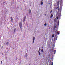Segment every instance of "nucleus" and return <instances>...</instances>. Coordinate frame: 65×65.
I'll return each mask as SVG.
<instances>
[{"mask_svg": "<svg viewBox=\"0 0 65 65\" xmlns=\"http://www.w3.org/2000/svg\"><path fill=\"white\" fill-rule=\"evenodd\" d=\"M3 46H2V48H3Z\"/></svg>", "mask_w": 65, "mask_h": 65, "instance_id": "25", "label": "nucleus"}, {"mask_svg": "<svg viewBox=\"0 0 65 65\" xmlns=\"http://www.w3.org/2000/svg\"><path fill=\"white\" fill-rule=\"evenodd\" d=\"M58 24H59V22H58Z\"/></svg>", "mask_w": 65, "mask_h": 65, "instance_id": "28", "label": "nucleus"}, {"mask_svg": "<svg viewBox=\"0 0 65 65\" xmlns=\"http://www.w3.org/2000/svg\"><path fill=\"white\" fill-rule=\"evenodd\" d=\"M30 65V64H29V65Z\"/></svg>", "mask_w": 65, "mask_h": 65, "instance_id": "33", "label": "nucleus"}, {"mask_svg": "<svg viewBox=\"0 0 65 65\" xmlns=\"http://www.w3.org/2000/svg\"><path fill=\"white\" fill-rule=\"evenodd\" d=\"M52 13V12H51L50 13Z\"/></svg>", "mask_w": 65, "mask_h": 65, "instance_id": "32", "label": "nucleus"}, {"mask_svg": "<svg viewBox=\"0 0 65 65\" xmlns=\"http://www.w3.org/2000/svg\"><path fill=\"white\" fill-rule=\"evenodd\" d=\"M53 17V14H51L50 16V18H52Z\"/></svg>", "mask_w": 65, "mask_h": 65, "instance_id": "7", "label": "nucleus"}, {"mask_svg": "<svg viewBox=\"0 0 65 65\" xmlns=\"http://www.w3.org/2000/svg\"><path fill=\"white\" fill-rule=\"evenodd\" d=\"M41 50V49L40 48L39 49V51H40Z\"/></svg>", "mask_w": 65, "mask_h": 65, "instance_id": "22", "label": "nucleus"}, {"mask_svg": "<svg viewBox=\"0 0 65 65\" xmlns=\"http://www.w3.org/2000/svg\"><path fill=\"white\" fill-rule=\"evenodd\" d=\"M46 14H45V16H46Z\"/></svg>", "mask_w": 65, "mask_h": 65, "instance_id": "27", "label": "nucleus"}, {"mask_svg": "<svg viewBox=\"0 0 65 65\" xmlns=\"http://www.w3.org/2000/svg\"><path fill=\"white\" fill-rule=\"evenodd\" d=\"M51 12H52V10H51Z\"/></svg>", "mask_w": 65, "mask_h": 65, "instance_id": "30", "label": "nucleus"}, {"mask_svg": "<svg viewBox=\"0 0 65 65\" xmlns=\"http://www.w3.org/2000/svg\"><path fill=\"white\" fill-rule=\"evenodd\" d=\"M38 52L39 53V56H40V52H39V51H38Z\"/></svg>", "mask_w": 65, "mask_h": 65, "instance_id": "14", "label": "nucleus"}, {"mask_svg": "<svg viewBox=\"0 0 65 65\" xmlns=\"http://www.w3.org/2000/svg\"><path fill=\"white\" fill-rule=\"evenodd\" d=\"M42 48H43V47H42Z\"/></svg>", "mask_w": 65, "mask_h": 65, "instance_id": "31", "label": "nucleus"}, {"mask_svg": "<svg viewBox=\"0 0 65 65\" xmlns=\"http://www.w3.org/2000/svg\"><path fill=\"white\" fill-rule=\"evenodd\" d=\"M41 5H42L43 4V2H41Z\"/></svg>", "mask_w": 65, "mask_h": 65, "instance_id": "15", "label": "nucleus"}, {"mask_svg": "<svg viewBox=\"0 0 65 65\" xmlns=\"http://www.w3.org/2000/svg\"><path fill=\"white\" fill-rule=\"evenodd\" d=\"M57 33H58V35H59V34H60V33L59 32V31H57Z\"/></svg>", "mask_w": 65, "mask_h": 65, "instance_id": "18", "label": "nucleus"}, {"mask_svg": "<svg viewBox=\"0 0 65 65\" xmlns=\"http://www.w3.org/2000/svg\"><path fill=\"white\" fill-rule=\"evenodd\" d=\"M56 50H54V54H56Z\"/></svg>", "mask_w": 65, "mask_h": 65, "instance_id": "10", "label": "nucleus"}, {"mask_svg": "<svg viewBox=\"0 0 65 65\" xmlns=\"http://www.w3.org/2000/svg\"><path fill=\"white\" fill-rule=\"evenodd\" d=\"M56 18L57 20H58V19H59V18L58 17H57Z\"/></svg>", "mask_w": 65, "mask_h": 65, "instance_id": "20", "label": "nucleus"}, {"mask_svg": "<svg viewBox=\"0 0 65 65\" xmlns=\"http://www.w3.org/2000/svg\"><path fill=\"white\" fill-rule=\"evenodd\" d=\"M56 39H57V38H56Z\"/></svg>", "mask_w": 65, "mask_h": 65, "instance_id": "34", "label": "nucleus"}, {"mask_svg": "<svg viewBox=\"0 0 65 65\" xmlns=\"http://www.w3.org/2000/svg\"><path fill=\"white\" fill-rule=\"evenodd\" d=\"M44 26H45L46 25V23H45L44 24Z\"/></svg>", "mask_w": 65, "mask_h": 65, "instance_id": "19", "label": "nucleus"}, {"mask_svg": "<svg viewBox=\"0 0 65 65\" xmlns=\"http://www.w3.org/2000/svg\"><path fill=\"white\" fill-rule=\"evenodd\" d=\"M1 64H2V61H1Z\"/></svg>", "mask_w": 65, "mask_h": 65, "instance_id": "24", "label": "nucleus"}, {"mask_svg": "<svg viewBox=\"0 0 65 65\" xmlns=\"http://www.w3.org/2000/svg\"><path fill=\"white\" fill-rule=\"evenodd\" d=\"M51 51L53 52L54 51V49H52L51 50Z\"/></svg>", "mask_w": 65, "mask_h": 65, "instance_id": "17", "label": "nucleus"}, {"mask_svg": "<svg viewBox=\"0 0 65 65\" xmlns=\"http://www.w3.org/2000/svg\"><path fill=\"white\" fill-rule=\"evenodd\" d=\"M32 40L33 41V43H34V40H35V37H33Z\"/></svg>", "mask_w": 65, "mask_h": 65, "instance_id": "3", "label": "nucleus"}, {"mask_svg": "<svg viewBox=\"0 0 65 65\" xmlns=\"http://www.w3.org/2000/svg\"><path fill=\"white\" fill-rule=\"evenodd\" d=\"M26 55H27H27H28V54L26 53Z\"/></svg>", "mask_w": 65, "mask_h": 65, "instance_id": "26", "label": "nucleus"}, {"mask_svg": "<svg viewBox=\"0 0 65 65\" xmlns=\"http://www.w3.org/2000/svg\"><path fill=\"white\" fill-rule=\"evenodd\" d=\"M51 12H52V10H51Z\"/></svg>", "mask_w": 65, "mask_h": 65, "instance_id": "29", "label": "nucleus"}, {"mask_svg": "<svg viewBox=\"0 0 65 65\" xmlns=\"http://www.w3.org/2000/svg\"><path fill=\"white\" fill-rule=\"evenodd\" d=\"M52 37H53V38L54 37V35L53 34L52 35Z\"/></svg>", "mask_w": 65, "mask_h": 65, "instance_id": "16", "label": "nucleus"}, {"mask_svg": "<svg viewBox=\"0 0 65 65\" xmlns=\"http://www.w3.org/2000/svg\"><path fill=\"white\" fill-rule=\"evenodd\" d=\"M6 44H7V45H8L9 44V42H7L6 43Z\"/></svg>", "mask_w": 65, "mask_h": 65, "instance_id": "12", "label": "nucleus"}, {"mask_svg": "<svg viewBox=\"0 0 65 65\" xmlns=\"http://www.w3.org/2000/svg\"><path fill=\"white\" fill-rule=\"evenodd\" d=\"M15 30H16V28H14V32H15Z\"/></svg>", "mask_w": 65, "mask_h": 65, "instance_id": "9", "label": "nucleus"}, {"mask_svg": "<svg viewBox=\"0 0 65 65\" xmlns=\"http://www.w3.org/2000/svg\"><path fill=\"white\" fill-rule=\"evenodd\" d=\"M58 7H57L56 8V9H58Z\"/></svg>", "mask_w": 65, "mask_h": 65, "instance_id": "23", "label": "nucleus"}, {"mask_svg": "<svg viewBox=\"0 0 65 65\" xmlns=\"http://www.w3.org/2000/svg\"><path fill=\"white\" fill-rule=\"evenodd\" d=\"M54 22H57V19H54Z\"/></svg>", "mask_w": 65, "mask_h": 65, "instance_id": "11", "label": "nucleus"}, {"mask_svg": "<svg viewBox=\"0 0 65 65\" xmlns=\"http://www.w3.org/2000/svg\"><path fill=\"white\" fill-rule=\"evenodd\" d=\"M11 22L13 21V19H12V17H11Z\"/></svg>", "mask_w": 65, "mask_h": 65, "instance_id": "13", "label": "nucleus"}, {"mask_svg": "<svg viewBox=\"0 0 65 65\" xmlns=\"http://www.w3.org/2000/svg\"><path fill=\"white\" fill-rule=\"evenodd\" d=\"M57 5H59V4H60V2L59 1H58L57 2Z\"/></svg>", "mask_w": 65, "mask_h": 65, "instance_id": "6", "label": "nucleus"}, {"mask_svg": "<svg viewBox=\"0 0 65 65\" xmlns=\"http://www.w3.org/2000/svg\"><path fill=\"white\" fill-rule=\"evenodd\" d=\"M43 49H42L41 50V52H43Z\"/></svg>", "mask_w": 65, "mask_h": 65, "instance_id": "21", "label": "nucleus"}, {"mask_svg": "<svg viewBox=\"0 0 65 65\" xmlns=\"http://www.w3.org/2000/svg\"><path fill=\"white\" fill-rule=\"evenodd\" d=\"M54 29L55 30V29H56V25H55L54 27Z\"/></svg>", "mask_w": 65, "mask_h": 65, "instance_id": "8", "label": "nucleus"}, {"mask_svg": "<svg viewBox=\"0 0 65 65\" xmlns=\"http://www.w3.org/2000/svg\"><path fill=\"white\" fill-rule=\"evenodd\" d=\"M22 24L21 22H20L19 23V26L20 28H22Z\"/></svg>", "mask_w": 65, "mask_h": 65, "instance_id": "1", "label": "nucleus"}, {"mask_svg": "<svg viewBox=\"0 0 65 65\" xmlns=\"http://www.w3.org/2000/svg\"><path fill=\"white\" fill-rule=\"evenodd\" d=\"M31 13V9H29V13L30 14Z\"/></svg>", "mask_w": 65, "mask_h": 65, "instance_id": "5", "label": "nucleus"}, {"mask_svg": "<svg viewBox=\"0 0 65 65\" xmlns=\"http://www.w3.org/2000/svg\"><path fill=\"white\" fill-rule=\"evenodd\" d=\"M50 64H51V65H53V61H50Z\"/></svg>", "mask_w": 65, "mask_h": 65, "instance_id": "2", "label": "nucleus"}, {"mask_svg": "<svg viewBox=\"0 0 65 65\" xmlns=\"http://www.w3.org/2000/svg\"><path fill=\"white\" fill-rule=\"evenodd\" d=\"M26 20V17L24 18L23 19V22H25Z\"/></svg>", "mask_w": 65, "mask_h": 65, "instance_id": "4", "label": "nucleus"}]
</instances>
